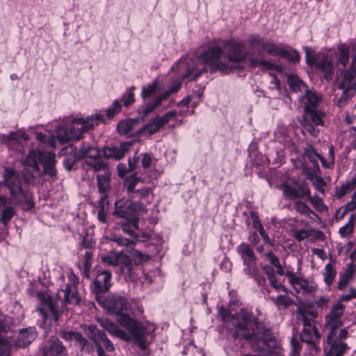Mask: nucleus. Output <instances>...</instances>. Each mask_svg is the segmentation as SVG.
Wrapping results in <instances>:
<instances>
[{
	"mask_svg": "<svg viewBox=\"0 0 356 356\" xmlns=\"http://www.w3.org/2000/svg\"><path fill=\"white\" fill-rule=\"evenodd\" d=\"M111 273L108 270H104L99 273L93 282V291L95 293L96 300L102 302V293L107 292L111 286Z\"/></svg>",
	"mask_w": 356,
	"mask_h": 356,
	"instance_id": "nucleus-13",
	"label": "nucleus"
},
{
	"mask_svg": "<svg viewBox=\"0 0 356 356\" xmlns=\"http://www.w3.org/2000/svg\"><path fill=\"white\" fill-rule=\"evenodd\" d=\"M321 96L316 91L306 89L305 95L302 97V102L304 104V110L312 109L316 107L321 101Z\"/></svg>",
	"mask_w": 356,
	"mask_h": 356,
	"instance_id": "nucleus-26",
	"label": "nucleus"
},
{
	"mask_svg": "<svg viewBox=\"0 0 356 356\" xmlns=\"http://www.w3.org/2000/svg\"><path fill=\"white\" fill-rule=\"evenodd\" d=\"M111 170H106L97 176L98 188L102 194H106L111 188Z\"/></svg>",
	"mask_w": 356,
	"mask_h": 356,
	"instance_id": "nucleus-30",
	"label": "nucleus"
},
{
	"mask_svg": "<svg viewBox=\"0 0 356 356\" xmlns=\"http://www.w3.org/2000/svg\"><path fill=\"white\" fill-rule=\"evenodd\" d=\"M176 116V111H168L161 117H156L154 118L152 121L149 122V123L144 127L143 130L149 134H154Z\"/></svg>",
	"mask_w": 356,
	"mask_h": 356,
	"instance_id": "nucleus-16",
	"label": "nucleus"
},
{
	"mask_svg": "<svg viewBox=\"0 0 356 356\" xmlns=\"http://www.w3.org/2000/svg\"><path fill=\"white\" fill-rule=\"evenodd\" d=\"M100 325L106 330L110 334L122 339L124 341L130 339V335L120 329L118 325L107 318H102L98 320Z\"/></svg>",
	"mask_w": 356,
	"mask_h": 356,
	"instance_id": "nucleus-21",
	"label": "nucleus"
},
{
	"mask_svg": "<svg viewBox=\"0 0 356 356\" xmlns=\"http://www.w3.org/2000/svg\"><path fill=\"white\" fill-rule=\"evenodd\" d=\"M10 140H19L20 139H23L26 140L29 139L28 135L22 131H18L17 132L13 133L11 132L8 136Z\"/></svg>",
	"mask_w": 356,
	"mask_h": 356,
	"instance_id": "nucleus-59",
	"label": "nucleus"
},
{
	"mask_svg": "<svg viewBox=\"0 0 356 356\" xmlns=\"http://www.w3.org/2000/svg\"><path fill=\"white\" fill-rule=\"evenodd\" d=\"M219 314L222 321L227 323V328L232 332L234 337L248 339L250 337L252 315L250 312L241 309L240 312L229 316L228 311L222 307Z\"/></svg>",
	"mask_w": 356,
	"mask_h": 356,
	"instance_id": "nucleus-4",
	"label": "nucleus"
},
{
	"mask_svg": "<svg viewBox=\"0 0 356 356\" xmlns=\"http://www.w3.org/2000/svg\"><path fill=\"white\" fill-rule=\"evenodd\" d=\"M37 337L35 327H29L19 331L15 344L19 348H25L31 343Z\"/></svg>",
	"mask_w": 356,
	"mask_h": 356,
	"instance_id": "nucleus-24",
	"label": "nucleus"
},
{
	"mask_svg": "<svg viewBox=\"0 0 356 356\" xmlns=\"http://www.w3.org/2000/svg\"><path fill=\"white\" fill-rule=\"evenodd\" d=\"M273 300L277 307L287 308L293 304V300L287 295H279L275 298H273Z\"/></svg>",
	"mask_w": 356,
	"mask_h": 356,
	"instance_id": "nucleus-45",
	"label": "nucleus"
},
{
	"mask_svg": "<svg viewBox=\"0 0 356 356\" xmlns=\"http://www.w3.org/2000/svg\"><path fill=\"white\" fill-rule=\"evenodd\" d=\"M121 108V105L118 100L113 102L112 106L106 110L108 118H113L116 113H118Z\"/></svg>",
	"mask_w": 356,
	"mask_h": 356,
	"instance_id": "nucleus-55",
	"label": "nucleus"
},
{
	"mask_svg": "<svg viewBox=\"0 0 356 356\" xmlns=\"http://www.w3.org/2000/svg\"><path fill=\"white\" fill-rule=\"evenodd\" d=\"M349 348L346 343L338 339L337 333H328L327 335V356H343Z\"/></svg>",
	"mask_w": 356,
	"mask_h": 356,
	"instance_id": "nucleus-14",
	"label": "nucleus"
},
{
	"mask_svg": "<svg viewBox=\"0 0 356 356\" xmlns=\"http://www.w3.org/2000/svg\"><path fill=\"white\" fill-rule=\"evenodd\" d=\"M124 185L131 198L145 199L152 193V188L145 186L143 179L136 176L127 179Z\"/></svg>",
	"mask_w": 356,
	"mask_h": 356,
	"instance_id": "nucleus-11",
	"label": "nucleus"
},
{
	"mask_svg": "<svg viewBox=\"0 0 356 356\" xmlns=\"http://www.w3.org/2000/svg\"><path fill=\"white\" fill-rule=\"evenodd\" d=\"M316 67L323 74L326 80L331 81L332 79L334 68L332 58L324 54L319 56L316 62Z\"/></svg>",
	"mask_w": 356,
	"mask_h": 356,
	"instance_id": "nucleus-19",
	"label": "nucleus"
},
{
	"mask_svg": "<svg viewBox=\"0 0 356 356\" xmlns=\"http://www.w3.org/2000/svg\"><path fill=\"white\" fill-rule=\"evenodd\" d=\"M355 222V214H352L348 220V222L342 227H341L339 230V233L341 236L345 238L348 235L351 234L354 229Z\"/></svg>",
	"mask_w": 356,
	"mask_h": 356,
	"instance_id": "nucleus-40",
	"label": "nucleus"
},
{
	"mask_svg": "<svg viewBox=\"0 0 356 356\" xmlns=\"http://www.w3.org/2000/svg\"><path fill=\"white\" fill-rule=\"evenodd\" d=\"M136 120L130 119L128 120L121 121L118 124V131L120 134H127L132 130Z\"/></svg>",
	"mask_w": 356,
	"mask_h": 356,
	"instance_id": "nucleus-44",
	"label": "nucleus"
},
{
	"mask_svg": "<svg viewBox=\"0 0 356 356\" xmlns=\"http://www.w3.org/2000/svg\"><path fill=\"white\" fill-rule=\"evenodd\" d=\"M243 42L240 40H225L222 47L214 46L209 48L199 57L194 59H180L172 67L178 69L181 79L188 78L195 80L202 73L207 71L204 64L210 66V72H220L229 74L234 70L241 69V63L248 59L251 67H259L263 70H275L279 71L281 67L262 58H257L253 55L248 56Z\"/></svg>",
	"mask_w": 356,
	"mask_h": 356,
	"instance_id": "nucleus-1",
	"label": "nucleus"
},
{
	"mask_svg": "<svg viewBox=\"0 0 356 356\" xmlns=\"http://www.w3.org/2000/svg\"><path fill=\"white\" fill-rule=\"evenodd\" d=\"M63 338L66 340H74L79 343V346L81 350L86 348V351L90 352L88 347H86L88 341L83 338V336L77 332H65L63 333Z\"/></svg>",
	"mask_w": 356,
	"mask_h": 356,
	"instance_id": "nucleus-36",
	"label": "nucleus"
},
{
	"mask_svg": "<svg viewBox=\"0 0 356 356\" xmlns=\"http://www.w3.org/2000/svg\"><path fill=\"white\" fill-rule=\"evenodd\" d=\"M248 42L251 47L273 56H281L284 48L282 44L269 42L257 34L251 35L248 38Z\"/></svg>",
	"mask_w": 356,
	"mask_h": 356,
	"instance_id": "nucleus-10",
	"label": "nucleus"
},
{
	"mask_svg": "<svg viewBox=\"0 0 356 356\" xmlns=\"http://www.w3.org/2000/svg\"><path fill=\"white\" fill-rule=\"evenodd\" d=\"M68 282L64 289L57 293L56 297L54 299L46 293H38L37 297L40 301V307L37 309L41 317L46 320L48 312H49L54 321L58 319V314L63 311L67 304L77 305L81 301V298L77 292L76 284L79 282L78 277L70 274Z\"/></svg>",
	"mask_w": 356,
	"mask_h": 356,
	"instance_id": "nucleus-2",
	"label": "nucleus"
},
{
	"mask_svg": "<svg viewBox=\"0 0 356 356\" xmlns=\"http://www.w3.org/2000/svg\"><path fill=\"white\" fill-rule=\"evenodd\" d=\"M304 49L306 53V60L309 65H315L317 60H316L314 51L307 47H305Z\"/></svg>",
	"mask_w": 356,
	"mask_h": 356,
	"instance_id": "nucleus-60",
	"label": "nucleus"
},
{
	"mask_svg": "<svg viewBox=\"0 0 356 356\" xmlns=\"http://www.w3.org/2000/svg\"><path fill=\"white\" fill-rule=\"evenodd\" d=\"M119 272L124 277L126 281H134L136 278V267L132 259L127 254L121 256L119 263Z\"/></svg>",
	"mask_w": 356,
	"mask_h": 356,
	"instance_id": "nucleus-17",
	"label": "nucleus"
},
{
	"mask_svg": "<svg viewBox=\"0 0 356 356\" xmlns=\"http://www.w3.org/2000/svg\"><path fill=\"white\" fill-rule=\"evenodd\" d=\"M6 332V327L3 326L0 319V356H9V351L7 348V341L3 334Z\"/></svg>",
	"mask_w": 356,
	"mask_h": 356,
	"instance_id": "nucleus-38",
	"label": "nucleus"
},
{
	"mask_svg": "<svg viewBox=\"0 0 356 356\" xmlns=\"http://www.w3.org/2000/svg\"><path fill=\"white\" fill-rule=\"evenodd\" d=\"M111 241L121 246H129L134 243V241L130 239L117 236L112 237Z\"/></svg>",
	"mask_w": 356,
	"mask_h": 356,
	"instance_id": "nucleus-58",
	"label": "nucleus"
},
{
	"mask_svg": "<svg viewBox=\"0 0 356 356\" xmlns=\"http://www.w3.org/2000/svg\"><path fill=\"white\" fill-rule=\"evenodd\" d=\"M88 164L94 170L95 172L102 170L105 172L106 170H110L108 166L103 161L99 160H95L92 162L88 163Z\"/></svg>",
	"mask_w": 356,
	"mask_h": 356,
	"instance_id": "nucleus-50",
	"label": "nucleus"
},
{
	"mask_svg": "<svg viewBox=\"0 0 356 356\" xmlns=\"http://www.w3.org/2000/svg\"><path fill=\"white\" fill-rule=\"evenodd\" d=\"M313 184L314 185L316 190L322 193H324V186L325 183L321 177L316 176L315 177L314 181L313 182Z\"/></svg>",
	"mask_w": 356,
	"mask_h": 356,
	"instance_id": "nucleus-63",
	"label": "nucleus"
},
{
	"mask_svg": "<svg viewBox=\"0 0 356 356\" xmlns=\"http://www.w3.org/2000/svg\"><path fill=\"white\" fill-rule=\"evenodd\" d=\"M350 47L345 43H340L337 47V65L345 67L349 63Z\"/></svg>",
	"mask_w": 356,
	"mask_h": 356,
	"instance_id": "nucleus-28",
	"label": "nucleus"
},
{
	"mask_svg": "<svg viewBox=\"0 0 356 356\" xmlns=\"http://www.w3.org/2000/svg\"><path fill=\"white\" fill-rule=\"evenodd\" d=\"M301 124L304 127V129L309 132L311 135L316 136L318 133V131L314 128V126L313 124L305 122V120L301 121Z\"/></svg>",
	"mask_w": 356,
	"mask_h": 356,
	"instance_id": "nucleus-61",
	"label": "nucleus"
},
{
	"mask_svg": "<svg viewBox=\"0 0 356 356\" xmlns=\"http://www.w3.org/2000/svg\"><path fill=\"white\" fill-rule=\"evenodd\" d=\"M132 145L131 142L122 143L119 146H111L104 149V155L106 158L115 160L122 159Z\"/></svg>",
	"mask_w": 356,
	"mask_h": 356,
	"instance_id": "nucleus-23",
	"label": "nucleus"
},
{
	"mask_svg": "<svg viewBox=\"0 0 356 356\" xmlns=\"http://www.w3.org/2000/svg\"><path fill=\"white\" fill-rule=\"evenodd\" d=\"M100 152L97 148L85 144L75 153V156L77 159H81L86 157L96 159L98 158Z\"/></svg>",
	"mask_w": 356,
	"mask_h": 356,
	"instance_id": "nucleus-31",
	"label": "nucleus"
},
{
	"mask_svg": "<svg viewBox=\"0 0 356 356\" xmlns=\"http://www.w3.org/2000/svg\"><path fill=\"white\" fill-rule=\"evenodd\" d=\"M339 81V89H349L351 92L356 90V66L351 63L348 69L341 71Z\"/></svg>",
	"mask_w": 356,
	"mask_h": 356,
	"instance_id": "nucleus-15",
	"label": "nucleus"
},
{
	"mask_svg": "<svg viewBox=\"0 0 356 356\" xmlns=\"http://www.w3.org/2000/svg\"><path fill=\"white\" fill-rule=\"evenodd\" d=\"M104 118L102 114H95L88 117L86 120L76 119L69 126L72 140H79L85 132L92 129L95 125L104 122Z\"/></svg>",
	"mask_w": 356,
	"mask_h": 356,
	"instance_id": "nucleus-7",
	"label": "nucleus"
},
{
	"mask_svg": "<svg viewBox=\"0 0 356 356\" xmlns=\"http://www.w3.org/2000/svg\"><path fill=\"white\" fill-rule=\"evenodd\" d=\"M3 208L0 211V222L6 227L10 222L11 219L16 215V209L10 205H8V202L5 204H0Z\"/></svg>",
	"mask_w": 356,
	"mask_h": 356,
	"instance_id": "nucleus-32",
	"label": "nucleus"
},
{
	"mask_svg": "<svg viewBox=\"0 0 356 356\" xmlns=\"http://www.w3.org/2000/svg\"><path fill=\"white\" fill-rule=\"evenodd\" d=\"M44 356H63L65 348L57 339L49 341L43 349Z\"/></svg>",
	"mask_w": 356,
	"mask_h": 356,
	"instance_id": "nucleus-27",
	"label": "nucleus"
},
{
	"mask_svg": "<svg viewBox=\"0 0 356 356\" xmlns=\"http://www.w3.org/2000/svg\"><path fill=\"white\" fill-rule=\"evenodd\" d=\"M280 56L287 59L289 61L293 63H299L300 60V56L299 53L295 49H286L283 48Z\"/></svg>",
	"mask_w": 356,
	"mask_h": 356,
	"instance_id": "nucleus-42",
	"label": "nucleus"
},
{
	"mask_svg": "<svg viewBox=\"0 0 356 356\" xmlns=\"http://www.w3.org/2000/svg\"><path fill=\"white\" fill-rule=\"evenodd\" d=\"M337 275V271L334 268L333 266L331 264H327L325 266V273H324V281L325 284L328 286H330Z\"/></svg>",
	"mask_w": 356,
	"mask_h": 356,
	"instance_id": "nucleus-43",
	"label": "nucleus"
},
{
	"mask_svg": "<svg viewBox=\"0 0 356 356\" xmlns=\"http://www.w3.org/2000/svg\"><path fill=\"white\" fill-rule=\"evenodd\" d=\"M345 309L346 306L341 302L332 306L330 312L325 316V327L328 333H337V329L343 325L341 318Z\"/></svg>",
	"mask_w": 356,
	"mask_h": 356,
	"instance_id": "nucleus-9",
	"label": "nucleus"
},
{
	"mask_svg": "<svg viewBox=\"0 0 356 356\" xmlns=\"http://www.w3.org/2000/svg\"><path fill=\"white\" fill-rule=\"evenodd\" d=\"M179 88H180V83L176 84L175 86H172L170 90H168L165 92L158 96L154 99V101L152 103H151L150 104H149L146 106H142L140 108H138V113L140 114H143V116L148 115L157 106H159L162 102V101L167 99L171 94L176 92L179 90Z\"/></svg>",
	"mask_w": 356,
	"mask_h": 356,
	"instance_id": "nucleus-22",
	"label": "nucleus"
},
{
	"mask_svg": "<svg viewBox=\"0 0 356 356\" xmlns=\"http://www.w3.org/2000/svg\"><path fill=\"white\" fill-rule=\"evenodd\" d=\"M238 252L241 254L245 264L251 265L254 263L255 257L253 250L247 243H242L238 247Z\"/></svg>",
	"mask_w": 356,
	"mask_h": 356,
	"instance_id": "nucleus-34",
	"label": "nucleus"
},
{
	"mask_svg": "<svg viewBox=\"0 0 356 356\" xmlns=\"http://www.w3.org/2000/svg\"><path fill=\"white\" fill-rule=\"evenodd\" d=\"M134 87H131L127 90V92L124 95V104L126 106H129L134 102Z\"/></svg>",
	"mask_w": 356,
	"mask_h": 356,
	"instance_id": "nucleus-56",
	"label": "nucleus"
},
{
	"mask_svg": "<svg viewBox=\"0 0 356 356\" xmlns=\"http://www.w3.org/2000/svg\"><path fill=\"white\" fill-rule=\"evenodd\" d=\"M122 252H117L115 255H106L102 257V261L106 264L116 266L119 265L121 256H123Z\"/></svg>",
	"mask_w": 356,
	"mask_h": 356,
	"instance_id": "nucleus-47",
	"label": "nucleus"
},
{
	"mask_svg": "<svg viewBox=\"0 0 356 356\" xmlns=\"http://www.w3.org/2000/svg\"><path fill=\"white\" fill-rule=\"evenodd\" d=\"M115 209L113 215L120 218L129 219L134 216L131 201L121 199L115 203Z\"/></svg>",
	"mask_w": 356,
	"mask_h": 356,
	"instance_id": "nucleus-25",
	"label": "nucleus"
},
{
	"mask_svg": "<svg viewBox=\"0 0 356 356\" xmlns=\"http://www.w3.org/2000/svg\"><path fill=\"white\" fill-rule=\"evenodd\" d=\"M293 185L289 183L282 184L284 195L290 200H295L305 195H309L310 190L307 183H299L296 179L293 180Z\"/></svg>",
	"mask_w": 356,
	"mask_h": 356,
	"instance_id": "nucleus-12",
	"label": "nucleus"
},
{
	"mask_svg": "<svg viewBox=\"0 0 356 356\" xmlns=\"http://www.w3.org/2000/svg\"><path fill=\"white\" fill-rule=\"evenodd\" d=\"M306 196L308 197V200L312 206L315 208V209L319 211H323L327 209V207L323 203V199L318 195L311 196L309 194V195Z\"/></svg>",
	"mask_w": 356,
	"mask_h": 356,
	"instance_id": "nucleus-48",
	"label": "nucleus"
},
{
	"mask_svg": "<svg viewBox=\"0 0 356 356\" xmlns=\"http://www.w3.org/2000/svg\"><path fill=\"white\" fill-rule=\"evenodd\" d=\"M252 333L248 340L253 348L255 350H262L267 355L264 356H282L280 342L275 338H265L262 340L258 339L253 335L252 325L250 327Z\"/></svg>",
	"mask_w": 356,
	"mask_h": 356,
	"instance_id": "nucleus-8",
	"label": "nucleus"
},
{
	"mask_svg": "<svg viewBox=\"0 0 356 356\" xmlns=\"http://www.w3.org/2000/svg\"><path fill=\"white\" fill-rule=\"evenodd\" d=\"M305 114L302 116V120L309 122L314 125H323V113L316 112L313 109L304 110Z\"/></svg>",
	"mask_w": 356,
	"mask_h": 356,
	"instance_id": "nucleus-35",
	"label": "nucleus"
},
{
	"mask_svg": "<svg viewBox=\"0 0 356 356\" xmlns=\"http://www.w3.org/2000/svg\"><path fill=\"white\" fill-rule=\"evenodd\" d=\"M305 155L311 163L316 166L318 170L317 159H318V156H320V154H318L313 147H310L305 151Z\"/></svg>",
	"mask_w": 356,
	"mask_h": 356,
	"instance_id": "nucleus-49",
	"label": "nucleus"
},
{
	"mask_svg": "<svg viewBox=\"0 0 356 356\" xmlns=\"http://www.w3.org/2000/svg\"><path fill=\"white\" fill-rule=\"evenodd\" d=\"M354 273V270L351 266H350L346 270V272L341 275L340 280L338 282V289L339 290L344 289L350 281V280L352 278L353 275Z\"/></svg>",
	"mask_w": 356,
	"mask_h": 356,
	"instance_id": "nucleus-41",
	"label": "nucleus"
},
{
	"mask_svg": "<svg viewBox=\"0 0 356 356\" xmlns=\"http://www.w3.org/2000/svg\"><path fill=\"white\" fill-rule=\"evenodd\" d=\"M293 236L298 241H301L309 236H314L317 238L322 239L324 236L323 233L321 231L311 229H296L293 232Z\"/></svg>",
	"mask_w": 356,
	"mask_h": 356,
	"instance_id": "nucleus-33",
	"label": "nucleus"
},
{
	"mask_svg": "<svg viewBox=\"0 0 356 356\" xmlns=\"http://www.w3.org/2000/svg\"><path fill=\"white\" fill-rule=\"evenodd\" d=\"M290 282L298 293L303 294H312L316 291L317 285L306 280L291 275Z\"/></svg>",
	"mask_w": 356,
	"mask_h": 356,
	"instance_id": "nucleus-20",
	"label": "nucleus"
},
{
	"mask_svg": "<svg viewBox=\"0 0 356 356\" xmlns=\"http://www.w3.org/2000/svg\"><path fill=\"white\" fill-rule=\"evenodd\" d=\"M343 208L348 212L356 209V191L352 195V200L347 203Z\"/></svg>",
	"mask_w": 356,
	"mask_h": 356,
	"instance_id": "nucleus-64",
	"label": "nucleus"
},
{
	"mask_svg": "<svg viewBox=\"0 0 356 356\" xmlns=\"http://www.w3.org/2000/svg\"><path fill=\"white\" fill-rule=\"evenodd\" d=\"M291 356H299L300 351L301 350V345L300 344L298 340L296 338H295V337L291 338Z\"/></svg>",
	"mask_w": 356,
	"mask_h": 356,
	"instance_id": "nucleus-54",
	"label": "nucleus"
},
{
	"mask_svg": "<svg viewBox=\"0 0 356 356\" xmlns=\"http://www.w3.org/2000/svg\"><path fill=\"white\" fill-rule=\"evenodd\" d=\"M70 127H59L56 131V138L63 143L72 140Z\"/></svg>",
	"mask_w": 356,
	"mask_h": 356,
	"instance_id": "nucleus-46",
	"label": "nucleus"
},
{
	"mask_svg": "<svg viewBox=\"0 0 356 356\" xmlns=\"http://www.w3.org/2000/svg\"><path fill=\"white\" fill-rule=\"evenodd\" d=\"M343 90L342 95L340 99L337 102V106L341 107L343 106L355 93L356 90H353V92H350L349 89H342Z\"/></svg>",
	"mask_w": 356,
	"mask_h": 356,
	"instance_id": "nucleus-53",
	"label": "nucleus"
},
{
	"mask_svg": "<svg viewBox=\"0 0 356 356\" xmlns=\"http://www.w3.org/2000/svg\"><path fill=\"white\" fill-rule=\"evenodd\" d=\"M134 215L136 213L143 214L147 211L146 206L140 201L131 202Z\"/></svg>",
	"mask_w": 356,
	"mask_h": 356,
	"instance_id": "nucleus-51",
	"label": "nucleus"
},
{
	"mask_svg": "<svg viewBox=\"0 0 356 356\" xmlns=\"http://www.w3.org/2000/svg\"><path fill=\"white\" fill-rule=\"evenodd\" d=\"M41 163L43 166V171L45 174H48L51 177L56 175L55 168V154L51 152H42L35 149L31 150L24 161L25 165H29L38 172V163Z\"/></svg>",
	"mask_w": 356,
	"mask_h": 356,
	"instance_id": "nucleus-5",
	"label": "nucleus"
},
{
	"mask_svg": "<svg viewBox=\"0 0 356 356\" xmlns=\"http://www.w3.org/2000/svg\"><path fill=\"white\" fill-rule=\"evenodd\" d=\"M321 337L316 326L303 327L300 334L301 341L307 343H312Z\"/></svg>",
	"mask_w": 356,
	"mask_h": 356,
	"instance_id": "nucleus-29",
	"label": "nucleus"
},
{
	"mask_svg": "<svg viewBox=\"0 0 356 356\" xmlns=\"http://www.w3.org/2000/svg\"><path fill=\"white\" fill-rule=\"evenodd\" d=\"M36 138L42 143H47L50 146L54 147V138L51 136H47L42 133H38Z\"/></svg>",
	"mask_w": 356,
	"mask_h": 356,
	"instance_id": "nucleus-57",
	"label": "nucleus"
},
{
	"mask_svg": "<svg viewBox=\"0 0 356 356\" xmlns=\"http://www.w3.org/2000/svg\"><path fill=\"white\" fill-rule=\"evenodd\" d=\"M99 304L104 307L109 313L117 316V321L134 337L140 348H146L147 330L140 323L123 313L129 308L127 299L116 296H112L108 299L103 297L102 302Z\"/></svg>",
	"mask_w": 356,
	"mask_h": 356,
	"instance_id": "nucleus-3",
	"label": "nucleus"
},
{
	"mask_svg": "<svg viewBox=\"0 0 356 356\" xmlns=\"http://www.w3.org/2000/svg\"><path fill=\"white\" fill-rule=\"evenodd\" d=\"M109 202L106 194H102L98 203L97 209L108 211Z\"/></svg>",
	"mask_w": 356,
	"mask_h": 356,
	"instance_id": "nucleus-62",
	"label": "nucleus"
},
{
	"mask_svg": "<svg viewBox=\"0 0 356 356\" xmlns=\"http://www.w3.org/2000/svg\"><path fill=\"white\" fill-rule=\"evenodd\" d=\"M288 83L290 88L295 92H300L306 90L307 86L297 76L290 74L288 76Z\"/></svg>",
	"mask_w": 356,
	"mask_h": 356,
	"instance_id": "nucleus-37",
	"label": "nucleus"
},
{
	"mask_svg": "<svg viewBox=\"0 0 356 356\" xmlns=\"http://www.w3.org/2000/svg\"><path fill=\"white\" fill-rule=\"evenodd\" d=\"M317 314V312L310 307H299L296 311L297 319L302 323L303 327L316 326Z\"/></svg>",
	"mask_w": 356,
	"mask_h": 356,
	"instance_id": "nucleus-18",
	"label": "nucleus"
},
{
	"mask_svg": "<svg viewBox=\"0 0 356 356\" xmlns=\"http://www.w3.org/2000/svg\"><path fill=\"white\" fill-rule=\"evenodd\" d=\"M131 254L134 261L133 264L136 266H138L143 261L147 260L149 259V257L147 255H145L141 252L136 250H133Z\"/></svg>",
	"mask_w": 356,
	"mask_h": 356,
	"instance_id": "nucleus-52",
	"label": "nucleus"
},
{
	"mask_svg": "<svg viewBox=\"0 0 356 356\" xmlns=\"http://www.w3.org/2000/svg\"><path fill=\"white\" fill-rule=\"evenodd\" d=\"M85 332L88 338L95 345L98 356H108L104 352V347L109 352L115 350L114 345L106 334L95 325H90L87 326Z\"/></svg>",
	"mask_w": 356,
	"mask_h": 356,
	"instance_id": "nucleus-6",
	"label": "nucleus"
},
{
	"mask_svg": "<svg viewBox=\"0 0 356 356\" xmlns=\"http://www.w3.org/2000/svg\"><path fill=\"white\" fill-rule=\"evenodd\" d=\"M294 209L297 212L305 215L309 218L313 219V216L316 217V214L306 204L302 202H296L294 204Z\"/></svg>",
	"mask_w": 356,
	"mask_h": 356,
	"instance_id": "nucleus-39",
	"label": "nucleus"
}]
</instances>
